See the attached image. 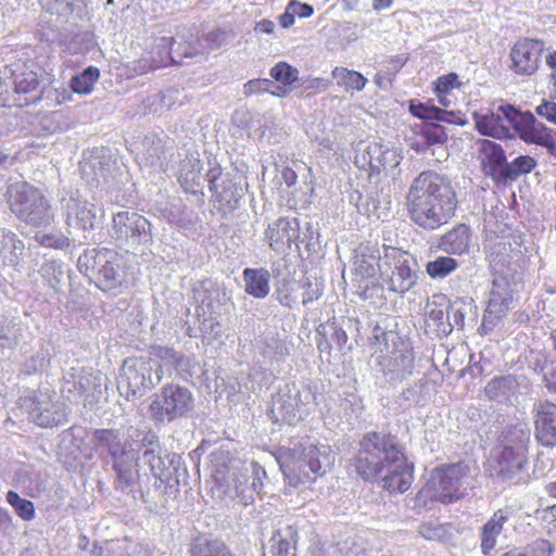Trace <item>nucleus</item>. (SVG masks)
Returning a JSON list of instances; mask_svg holds the SVG:
<instances>
[{
	"label": "nucleus",
	"mask_w": 556,
	"mask_h": 556,
	"mask_svg": "<svg viewBox=\"0 0 556 556\" xmlns=\"http://www.w3.org/2000/svg\"><path fill=\"white\" fill-rule=\"evenodd\" d=\"M356 470L365 480H381V486L404 493L413 482V468L407 463L396 438L386 433L368 432L361 441Z\"/></svg>",
	"instance_id": "f257e3e1"
},
{
	"label": "nucleus",
	"mask_w": 556,
	"mask_h": 556,
	"mask_svg": "<svg viewBox=\"0 0 556 556\" xmlns=\"http://www.w3.org/2000/svg\"><path fill=\"white\" fill-rule=\"evenodd\" d=\"M456 193L451 182L434 170L421 172L406 193V210L410 220L428 231L446 225L455 215Z\"/></svg>",
	"instance_id": "f03ea898"
},
{
	"label": "nucleus",
	"mask_w": 556,
	"mask_h": 556,
	"mask_svg": "<svg viewBox=\"0 0 556 556\" xmlns=\"http://www.w3.org/2000/svg\"><path fill=\"white\" fill-rule=\"evenodd\" d=\"M212 457L215 479L227 483L228 496L243 505L252 504L263 489L264 468L254 460L230 457L223 448L215 451Z\"/></svg>",
	"instance_id": "7ed1b4c3"
},
{
	"label": "nucleus",
	"mask_w": 556,
	"mask_h": 556,
	"mask_svg": "<svg viewBox=\"0 0 556 556\" xmlns=\"http://www.w3.org/2000/svg\"><path fill=\"white\" fill-rule=\"evenodd\" d=\"M276 460L285 476L286 482L293 488L314 482L326 473L334 462L329 445L298 443L292 447H281Z\"/></svg>",
	"instance_id": "20e7f679"
},
{
	"label": "nucleus",
	"mask_w": 556,
	"mask_h": 556,
	"mask_svg": "<svg viewBox=\"0 0 556 556\" xmlns=\"http://www.w3.org/2000/svg\"><path fill=\"white\" fill-rule=\"evenodd\" d=\"M370 340L372 357L388 382H401L413 375L415 353L408 339L376 326Z\"/></svg>",
	"instance_id": "39448f33"
},
{
	"label": "nucleus",
	"mask_w": 556,
	"mask_h": 556,
	"mask_svg": "<svg viewBox=\"0 0 556 556\" xmlns=\"http://www.w3.org/2000/svg\"><path fill=\"white\" fill-rule=\"evenodd\" d=\"M124 433L119 429H97L92 433V443L99 453L106 452L111 457L115 472L116 488L121 491H131L139 481V450L140 443L123 441Z\"/></svg>",
	"instance_id": "423d86ee"
},
{
	"label": "nucleus",
	"mask_w": 556,
	"mask_h": 556,
	"mask_svg": "<svg viewBox=\"0 0 556 556\" xmlns=\"http://www.w3.org/2000/svg\"><path fill=\"white\" fill-rule=\"evenodd\" d=\"M163 374L164 369L157 351L154 357L127 358L121 369L118 390L127 400L142 396L161 381Z\"/></svg>",
	"instance_id": "0eeeda50"
},
{
	"label": "nucleus",
	"mask_w": 556,
	"mask_h": 556,
	"mask_svg": "<svg viewBox=\"0 0 556 556\" xmlns=\"http://www.w3.org/2000/svg\"><path fill=\"white\" fill-rule=\"evenodd\" d=\"M124 258L111 249L91 250L78 258V267L85 274L97 280L104 291L121 287L124 282Z\"/></svg>",
	"instance_id": "6e6552de"
},
{
	"label": "nucleus",
	"mask_w": 556,
	"mask_h": 556,
	"mask_svg": "<svg viewBox=\"0 0 556 556\" xmlns=\"http://www.w3.org/2000/svg\"><path fill=\"white\" fill-rule=\"evenodd\" d=\"M10 210L23 222L35 227L50 224L52 214L42 193L27 182H15L8 188Z\"/></svg>",
	"instance_id": "1a4fd4ad"
},
{
	"label": "nucleus",
	"mask_w": 556,
	"mask_h": 556,
	"mask_svg": "<svg viewBox=\"0 0 556 556\" xmlns=\"http://www.w3.org/2000/svg\"><path fill=\"white\" fill-rule=\"evenodd\" d=\"M110 236L116 242L134 250L144 251L154 242L150 220L132 211H121L113 215Z\"/></svg>",
	"instance_id": "9d476101"
},
{
	"label": "nucleus",
	"mask_w": 556,
	"mask_h": 556,
	"mask_svg": "<svg viewBox=\"0 0 556 556\" xmlns=\"http://www.w3.org/2000/svg\"><path fill=\"white\" fill-rule=\"evenodd\" d=\"M412 266H416V263L408 253L383 245L380 277L390 291L405 293L414 287L417 276Z\"/></svg>",
	"instance_id": "9b49d317"
},
{
	"label": "nucleus",
	"mask_w": 556,
	"mask_h": 556,
	"mask_svg": "<svg viewBox=\"0 0 556 556\" xmlns=\"http://www.w3.org/2000/svg\"><path fill=\"white\" fill-rule=\"evenodd\" d=\"M22 408L37 426L52 428L66 421V407L61 397L49 388L39 389L22 399Z\"/></svg>",
	"instance_id": "f8f14e48"
},
{
	"label": "nucleus",
	"mask_w": 556,
	"mask_h": 556,
	"mask_svg": "<svg viewBox=\"0 0 556 556\" xmlns=\"http://www.w3.org/2000/svg\"><path fill=\"white\" fill-rule=\"evenodd\" d=\"M194 399L191 391L178 384H167L155 395L150 410L157 421H172L192 410Z\"/></svg>",
	"instance_id": "ddd939ff"
},
{
	"label": "nucleus",
	"mask_w": 556,
	"mask_h": 556,
	"mask_svg": "<svg viewBox=\"0 0 556 556\" xmlns=\"http://www.w3.org/2000/svg\"><path fill=\"white\" fill-rule=\"evenodd\" d=\"M467 473L468 467L463 463L438 467L432 470L424 491L432 500L451 502L457 497L456 493Z\"/></svg>",
	"instance_id": "4468645a"
},
{
	"label": "nucleus",
	"mask_w": 556,
	"mask_h": 556,
	"mask_svg": "<svg viewBox=\"0 0 556 556\" xmlns=\"http://www.w3.org/2000/svg\"><path fill=\"white\" fill-rule=\"evenodd\" d=\"M544 42L539 39L521 38L510 49L509 68L518 76H531L540 67Z\"/></svg>",
	"instance_id": "2eb2a0df"
},
{
	"label": "nucleus",
	"mask_w": 556,
	"mask_h": 556,
	"mask_svg": "<svg viewBox=\"0 0 556 556\" xmlns=\"http://www.w3.org/2000/svg\"><path fill=\"white\" fill-rule=\"evenodd\" d=\"M516 109L510 104L500 105L493 111L475 112L477 130L488 137L505 139L510 136L509 127L514 124Z\"/></svg>",
	"instance_id": "dca6fc26"
},
{
	"label": "nucleus",
	"mask_w": 556,
	"mask_h": 556,
	"mask_svg": "<svg viewBox=\"0 0 556 556\" xmlns=\"http://www.w3.org/2000/svg\"><path fill=\"white\" fill-rule=\"evenodd\" d=\"M203 166L198 151L189 152L179 164L178 179L186 192L197 193L199 188L207 180L210 189L217 191L216 179L219 174L217 168L211 169L204 176Z\"/></svg>",
	"instance_id": "f3484780"
},
{
	"label": "nucleus",
	"mask_w": 556,
	"mask_h": 556,
	"mask_svg": "<svg viewBox=\"0 0 556 556\" xmlns=\"http://www.w3.org/2000/svg\"><path fill=\"white\" fill-rule=\"evenodd\" d=\"M513 127L525 142L545 147L552 154H556L552 130L539 122L531 112L516 110Z\"/></svg>",
	"instance_id": "a211bd4d"
},
{
	"label": "nucleus",
	"mask_w": 556,
	"mask_h": 556,
	"mask_svg": "<svg viewBox=\"0 0 556 556\" xmlns=\"http://www.w3.org/2000/svg\"><path fill=\"white\" fill-rule=\"evenodd\" d=\"M139 475L143 466H148L149 472L161 483L167 486H172L178 482V458L176 455L161 456L160 450L156 451L154 447H147L143 452L139 453Z\"/></svg>",
	"instance_id": "6ab92c4d"
},
{
	"label": "nucleus",
	"mask_w": 556,
	"mask_h": 556,
	"mask_svg": "<svg viewBox=\"0 0 556 556\" xmlns=\"http://www.w3.org/2000/svg\"><path fill=\"white\" fill-rule=\"evenodd\" d=\"M299 238V222L296 218L280 217L268 225L265 239L269 247L278 253H285Z\"/></svg>",
	"instance_id": "aec40b11"
},
{
	"label": "nucleus",
	"mask_w": 556,
	"mask_h": 556,
	"mask_svg": "<svg viewBox=\"0 0 556 556\" xmlns=\"http://www.w3.org/2000/svg\"><path fill=\"white\" fill-rule=\"evenodd\" d=\"M534 434L546 447L556 446V404L548 401L534 406Z\"/></svg>",
	"instance_id": "412c9836"
},
{
	"label": "nucleus",
	"mask_w": 556,
	"mask_h": 556,
	"mask_svg": "<svg viewBox=\"0 0 556 556\" xmlns=\"http://www.w3.org/2000/svg\"><path fill=\"white\" fill-rule=\"evenodd\" d=\"M450 302L443 294H434L425 306L427 328L437 336H447L453 330L448 316Z\"/></svg>",
	"instance_id": "4be33fe9"
},
{
	"label": "nucleus",
	"mask_w": 556,
	"mask_h": 556,
	"mask_svg": "<svg viewBox=\"0 0 556 556\" xmlns=\"http://www.w3.org/2000/svg\"><path fill=\"white\" fill-rule=\"evenodd\" d=\"M395 159L394 151L384 149L377 143H370L356 153L355 164L362 169L369 168L379 173L382 169L395 166L399 163Z\"/></svg>",
	"instance_id": "5701e85b"
},
{
	"label": "nucleus",
	"mask_w": 556,
	"mask_h": 556,
	"mask_svg": "<svg viewBox=\"0 0 556 556\" xmlns=\"http://www.w3.org/2000/svg\"><path fill=\"white\" fill-rule=\"evenodd\" d=\"M64 208L66 211V225L68 228L78 229L84 232H89L94 228L97 214L92 203L70 198L65 201Z\"/></svg>",
	"instance_id": "b1692460"
},
{
	"label": "nucleus",
	"mask_w": 556,
	"mask_h": 556,
	"mask_svg": "<svg viewBox=\"0 0 556 556\" xmlns=\"http://www.w3.org/2000/svg\"><path fill=\"white\" fill-rule=\"evenodd\" d=\"M99 387V377L81 369L77 374H68L65 377L63 392L68 394L70 401H86L88 397L93 396L94 391Z\"/></svg>",
	"instance_id": "393cba45"
},
{
	"label": "nucleus",
	"mask_w": 556,
	"mask_h": 556,
	"mask_svg": "<svg viewBox=\"0 0 556 556\" xmlns=\"http://www.w3.org/2000/svg\"><path fill=\"white\" fill-rule=\"evenodd\" d=\"M380 250L376 243H362L355 250L353 267L354 273L361 279L372 278L377 271L380 273L381 258Z\"/></svg>",
	"instance_id": "a878e982"
},
{
	"label": "nucleus",
	"mask_w": 556,
	"mask_h": 556,
	"mask_svg": "<svg viewBox=\"0 0 556 556\" xmlns=\"http://www.w3.org/2000/svg\"><path fill=\"white\" fill-rule=\"evenodd\" d=\"M14 92L24 96V99H17L20 105H28L41 99L42 90L39 86L36 72L21 67L12 72Z\"/></svg>",
	"instance_id": "bb28decb"
},
{
	"label": "nucleus",
	"mask_w": 556,
	"mask_h": 556,
	"mask_svg": "<svg viewBox=\"0 0 556 556\" xmlns=\"http://www.w3.org/2000/svg\"><path fill=\"white\" fill-rule=\"evenodd\" d=\"M223 296L220 288L212 281H205L198 286L193 291V298L198 304V316L216 314L222 305Z\"/></svg>",
	"instance_id": "cd10ccee"
},
{
	"label": "nucleus",
	"mask_w": 556,
	"mask_h": 556,
	"mask_svg": "<svg viewBox=\"0 0 556 556\" xmlns=\"http://www.w3.org/2000/svg\"><path fill=\"white\" fill-rule=\"evenodd\" d=\"M475 144L485 174L494 175L504 166L506 156L501 144L489 139H479Z\"/></svg>",
	"instance_id": "c85d7f7f"
},
{
	"label": "nucleus",
	"mask_w": 556,
	"mask_h": 556,
	"mask_svg": "<svg viewBox=\"0 0 556 556\" xmlns=\"http://www.w3.org/2000/svg\"><path fill=\"white\" fill-rule=\"evenodd\" d=\"M25 245L8 229H0V265L15 267L24 253Z\"/></svg>",
	"instance_id": "c756f323"
},
{
	"label": "nucleus",
	"mask_w": 556,
	"mask_h": 556,
	"mask_svg": "<svg viewBox=\"0 0 556 556\" xmlns=\"http://www.w3.org/2000/svg\"><path fill=\"white\" fill-rule=\"evenodd\" d=\"M513 302V291L508 280L503 277H494L490 291L488 309L497 315L504 314L509 309Z\"/></svg>",
	"instance_id": "7c9ffc66"
},
{
	"label": "nucleus",
	"mask_w": 556,
	"mask_h": 556,
	"mask_svg": "<svg viewBox=\"0 0 556 556\" xmlns=\"http://www.w3.org/2000/svg\"><path fill=\"white\" fill-rule=\"evenodd\" d=\"M527 453L504 448L496 457V473L503 479H513L525 466Z\"/></svg>",
	"instance_id": "2f4dec72"
},
{
	"label": "nucleus",
	"mask_w": 556,
	"mask_h": 556,
	"mask_svg": "<svg viewBox=\"0 0 556 556\" xmlns=\"http://www.w3.org/2000/svg\"><path fill=\"white\" fill-rule=\"evenodd\" d=\"M296 532L292 527H286L274 532L269 540L271 556H295Z\"/></svg>",
	"instance_id": "473e14b6"
},
{
	"label": "nucleus",
	"mask_w": 556,
	"mask_h": 556,
	"mask_svg": "<svg viewBox=\"0 0 556 556\" xmlns=\"http://www.w3.org/2000/svg\"><path fill=\"white\" fill-rule=\"evenodd\" d=\"M530 441V429L526 422H517L507 427L501 439V445L504 448L528 452V443Z\"/></svg>",
	"instance_id": "72a5a7b5"
},
{
	"label": "nucleus",
	"mask_w": 556,
	"mask_h": 556,
	"mask_svg": "<svg viewBox=\"0 0 556 556\" xmlns=\"http://www.w3.org/2000/svg\"><path fill=\"white\" fill-rule=\"evenodd\" d=\"M293 399H295L293 396V389L286 386L285 389H281L277 393L273 403V412L277 414L282 421L289 425H294L300 421V415L294 408Z\"/></svg>",
	"instance_id": "f704fd0d"
},
{
	"label": "nucleus",
	"mask_w": 556,
	"mask_h": 556,
	"mask_svg": "<svg viewBox=\"0 0 556 556\" xmlns=\"http://www.w3.org/2000/svg\"><path fill=\"white\" fill-rule=\"evenodd\" d=\"M506 521L507 515L503 510H497L483 526L481 535V551L484 555H489L495 547L496 538L502 532L503 526Z\"/></svg>",
	"instance_id": "c9c22d12"
},
{
	"label": "nucleus",
	"mask_w": 556,
	"mask_h": 556,
	"mask_svg": "<svg viewBox=\"0 0 556 556\" xmlns=\"http://www.w3.org/2000/svg\"><path fill=\"white\" fill-rule=\"evenodd\" d=\"M470 243L469 228L460 224L446 232L441 239V247L453 254H462L466 252Z\"/></svg>",
	"instance_id": "e433bc0d"
},
{
	"label": "nucleus",
	"mask_w": 556,
	"mask_h": 556,
	"mask_svg": "<svg viewBox=\"0 0 556 556\" xmlns=\"http://www.w3.org/2000/svg\"><path fill=\"white\" fill-rule=\"evenodd\" d=\"M486 256L491 267L496 271H501L515 258L510 242L504 239H500L494 242L490 241L488 244Z\"/></svg>",
	"instance_id": "4c0bfd02"
},
{
	"label": "nucleus",
	"mask_w": 556,
	"mask_h": 556,
	"mask_svg": "<svg viewBox=\"0 0 556 556\" xmlns=\"http://www.w3.org/2000/svg\"><path fill=\"white\" fill-rule=\"evenodd\" d=\"M245 291L257 299L265 298L269 292V274L266 269L247 268L243 271Z\"/></svg>",
	"instance_id": "58836bf2"
},
{
	"label": "nucleus",
	"mask_w": 556,
	"mask_h": 556,
	"mask_svg": "<svg viewBox=\"0 0 556 556\" xmlns=\"http://www.w3.org/2000/svg\"><path fill=\"white\" fill-rule=\"evenodd\" d=\"M157 356L164 370L175 369L179 372H189L194 366L193 358L169 348H159Z\"/></svg>",
	"instance_id": "ea45409f"
},
{
	"label": "nucleus",
	"mask_w": 556,
	"mask_h": 556,
	"mask_svg": "<svg viewBox=\"0 0 556 556\" xmlns=\"http://www.w3.org/2000/svg\"><path fill=\"white\" fill-rule=\"evenodd\" d=\"M178 97L179 91L177 89H168L147 97L143 105L149 113H163L175 106Z\"/></svg>",
	"instance_id": "a19ab883"
},
{
	"label": "nucleus",
	"mask_w": 556,
	"mask_h": 556,
	"mask_svg": "<svg viewBox=\"0 0 556 556\" xmlns=\"http://www.w3.org/2000/svg\"><path fill=\"white\" fill-rule=\"evenodd\" d=\"M332 77L337 80V85L344 88L346 92L361 91L367 84V78L361 73L345 67H334Z\"/></svg>",
	"instance_id": "79ce46f5"
},
{
	"label": "nucleus",
	"mask_w": 556,
	"mask_h": 556,
	"mask_svg": "<svg viewBox=\"0 0 556 556\" xmlns=\"http://www.w3.org/2000/svg\"><path fill=\"white\" fill-rule=\"evenodd\" d=\"M460 86L462 83L459 81V77L456 73H448L438 77L434 81L433 88L438 102L441 105L448 108L451 105V100L448 99L450 92Z\"/></svg>",
	"instance_id": "37998d69"
},
{
	"label": "nucleus",
	"mask_w": 556,
	"mask_h": 556,
	"mask_svg": "<svg viewBox=\"0 0 556 556\" xmlns=\"http://www.w3.org/2000/svg\"><path fill=\"white\" fill-rule=\"evenodd\" d=\"M174 38L173 37H160L155 40L154 47L150 53L152 59H164V66L170 62H177L176 58L181 59L178 53H181V43L173 49Z\"/></svg>",
	"instance_id": "c03bdc74"
},
{
	"label": "nucleus",
	"mask_w": 556,
	"mask_h": 556,
	"mask_svg": "<svg viewBox=\"0 0 556 556\" xmlns=\"http://www.w3.org/2000/svg\"><path fill=\"white\" fill-rule=\"evenodd\" d=\"M191 556H235V555L220 541L198 540L191 548Z\"/></svg>",
	"instance_id": "a18cd8bd"
},
{
	"label": "nucleus",
	"mask_w": 556,
	"mask_h": 556,
	"mask_svg": "<svg viewBox=\"0 0 556 556\" xmlns=\"http://www.w3.org/2000/svg\"><path fill=\"white\" fill-rule=\"evenodd\" d=\"M409 111L414 116L421 119H437L447 123L454 122L451 118V116H453L452 112L439 109L433 105L410 102Z\"/></svg>",
	"instance_id": "49530a36"
},
{
	"label": "nucleus",
	"mask_w": 556,
	"mask_h": 556,
	"mask_svg": "<svg viewBox=\"0 0 556 556\" xmlns=\"http://www.w3.org/2000/svg\"><path fill=\"white\" fill-rule=\"evenodd\" d=\"M458 262L451 256H438L426 265L427 274L433 279H442L455 271Z\"/></svg>",
	"instance_id": "de8ad7c7"
},
{
	"label": "nucleus",
	"mask_w": 556,
	"mask_h": 556,
	"mask_svg": "<svg viewBox=\"0 0 556 556\" xmlns=\"http://www.w3.org/2000/svg\"><path fill=\"white\" fill-rule=\"evenodd\" d=\"M99 78V70L93 66L86 68L80 75L72 78L71 87L74 92L80 94L90 93Z\"/></svg>",
	"instance_id": "09e8293b"
},
{
	"label": "nucleus",
	"mask_w": 556,
	"mask_h": 556,
	"mask_svg": "<svg viewBox=\"0 0 556 556\" xmlns=\"http://www.w3.org/2000/svg\"><path fill=\"white\" fill-rule=\"evenodd\" d=\"M40 271L49 287L58 292L61 289L62 282L65 278L63 264L55 261H50L42 265Z\"/></svg>",
	"instance_id": "8fccbe9b"
},
{
	"label": "nucleus",
	"mask_w": 556,
	"mask_h": 556,
	"mask_svg": "<svg viewBox=\"0 0 556 556\" xmlns=\"http://www.w3.org/2000/svg\"><path fill=\"white\" fill-rule=\"evenodd\" d=\"M536 165V161L529 155H521L516 157L511 163H508L503 168V174L506 178L516 179L520 175L530 173Z\"/></svg>",
	"instance_id": "3c124183"
},
{
	"label": "nucleus",
	"mask_w": 556,
	"mask_h": 556,
	"mask_svg": "<svg viewBox=\"0 0 556 556\" xmlns=\"http://www.w3.org/2000/svg\"><path fill=\"white\" fill-rule=\"evenodd\" d=\"M7 502L14 508L16 515L23 520H33L35 518V506L33 502L22 498L16 492L7 493Z\"/></svg>",
	"instance_id": "603ef678"
},
{
	"label": "nucleus",
	"mask_w": 556,
	"mask_h": 556,
	"mask_svg": "<svg viewBox=\"0 0 556 556\" xmlns=\"http://www.w3.org/2000/svg\"><path fill=\"white\" fill-rule=\"evenodd\" d=\"M211 36H203L197 38L193 41H189L186 45H181V53H178L180 58H192L199 54H204L211 50L217 48V43H210Z\"/></svg>",
	"instance_id": "864d4df0"
},
{
	"label": "nucleus",
	"mask_w": 556,
	"mask_h": 556,
	"mask_svg": "<svg viewBox=\"0 0 556 556\" xmlns=\"http://www.w3.org/2000/svg\"><path fill=\"white\" fill-rule=\"evenodd\" d=\"M293 405L296 413L300 415V420L306 417L314 407V395L308 388L301 390L293 388Z\"/></svg>",
	"instance_id": "5fc2aeb1"
},
{
	"label": "nucleus",
	"mask_w": 556,
	"mask_h": 556,
	"mask_svg": "<svg viewBox=\"0 0 556 556\" xmlns=\"http://www.w3.org/2000/svg\"><path fill=\"white\" fill-rule=\"evenodd\" d=\"M270 76L282 85L292 86L299 79V71L286 62H279L270 70Z\"/></svg>",
	"instance_id": "6e6d98bb"
},
{
	"label": "nucleus",
	"mask_w": 556,
	"mask_h": 556,
	"mask_svg": "<svg viewBox=\"0 0 556 556\" xmlns=\"http://www.w3.org/2000/svg\"><path fill=\"white\" fill-rule=\"evenodd\" d=\"M164 66V59H152L150 53L130 62L127 67L132 75H143L150 71Z\"/></svg>",
	"instance_id": "4d7b16f0"
},
{
	"label": "nucleus",
	"mask_w": 556,
	"mask_h": 556,
	"mask_svg": "<svg viewBox=\"0 0 556 556\" xmlns=\"http://www.w3.org/2000/svg\"><path fill=\"white\" fill-rule=\"evenodd\" d=\"M200 332L208 341L222 340L224 331L220 323L213 315H205L200 323Z\"/></svg>",
	"instance_id": "13d9d810"
},
{
	"label": "nucleus",
	"mask_w": 556,
	"mask_h": 556,
	"mask_svg": "<svg viewBox=\"0 0 556 556\" xmlns=\"http://www.w3.org/2000/svg\"><path fill=\"white\" fill-rule=\"evenodd\" d=\"M48 364V353L41 350L30 355L23 362L22 371L26 375H33L45 370Z\"/></svg>",
	"instance_id": "bf43d9fd"
},
{
	"label": "nucleus",
	"mask_w": 556,
	"mask_h": 556,
	"mask_svg": "<svg viewBox=\"0 0 556 556\" xmlns=\"http://www.w3.org/2000/svg\"><path fill=\"white\" fill-rule=\"evenodd\" d=\"M34 239L40 245L46 248L53 249H65L70 247V239L62 235L61 232H52V233H41L38 232L35 235Z\"/></svg>",
	"instance_id": "052dcab7"
},
{
	"label": "nucleus",
	"mask_w": 556,
	"mask_h": 556,
	"mask_svg": "<svg viewBox=\"0 0 556 556\" xmlns=\"http://www.w3.org/2000/svg\"><path fill=\"white\" fill-rule=\"evenodd\" d=\"M301 283V303L303 305H307L308 303H312L313 301L319 299L323 294V283L319 281L312 282L308 278H306Z\"/></svg>",
	"instance_id": "680f3d73"
},
{
	"label": "nucleus",
	"mask_w": 556,
	"mask_h": 556,
	"mask_svg": "<svg viewBox=\"0 0 556 556\" xmlns=\"http://www.w3.org/2000/svg\"><path fill=\"white\" fill-rule=\"evenodd\" d=\"M301 283L294 282L289 286H287L285 289L279 290L278 292V300L279 302L287 306V307H293L296 304L301 302Z\"/></svg>",
	"instance_id": "e2e57ef3"
},
{
	"label": "nucleus",
	"mask_w": 556,
	"mask_h": 556,
	"mask_svg": "<svg viewBox=\"0 0 556 556\" xmlns=\"http://www.w3.org/2000/svg\"><path fill=\"white\" fill-rule=\"evenodd\" d=\"M508 380L504 377L495 378L488 382L484 393L490 400H498L506 396Z\"/></svg>",
	"instance_id": "0e129e2a"
},
{
	"label": "nucleus",
	"mask_w": 556,
	"mask_h": 556,
	"mask_svg": "<svg viewBox=\"0 0 556 556\" xmlns=\"http://www.w3.org/2000/svg\"><path fill=\"white\" fill-rule=\"evenodd\" d=\"M274 81L267 78L251 79L243 86V93L245 96H252L263 92H268L269 88H273Z\"/></svg>",
	"instance_id": "69168bd1"
},
{
	"label": "nucleus",
	"mask_w": 556,
	"mask_h": 556,
	"mask_svg": "<svg viewBox=\"0 0 556 556\" xmlns=\"http://www.w3.org/2000/svg\"><path fill=\"white\" fill-rule=\"evenodd\" d=\"M422 136H424L426 142L429 146L442 144V143L445 142V140L447 138L444 129L442 127H440V126H434V127H431V128H427L422 132Z\"/></svg>",
	"instance_id": "338daca9"
},
{
	"label": "nucleus",
	"mask_w": 556,
	"mask_h": 556,
	"mask_svg": "<svg viewBox=\"0 0 556 556\" xmlns=\"http://www.w3.org/2000/svg\"><path fill=\"white\" fill-rule=\"evenodd\" d=\"M539 116L546 118L548 122L556 125V103L553 101L543 100L535 109Z\"/></svg>",
	"instance_id": "774afa93"
}]
</instances>
